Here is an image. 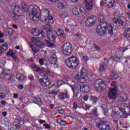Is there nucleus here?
<instances>
[{
	"mask_svg": "<svg viewBox=\"0 0 130 130\" xmlns=\"http://www.w3.org/2000/svg\"><path fill=\"white\" fill-rule=\"evenodd\" d=\"M98 19L99 22H100V24L97 26L96 30L98 35H99V36H102L104 35V34H107L108 32L110 35H111V36H113V29H109L108 28H107V23H106L104 20H105L104 15L99 14Z\"/></svg>",
	"mask_w": 130,
	"mask_h": 130,
	"instance_id": "f257e3e1",
	"label": "nucleus"
},
{
	"mask_svg": "<svg viewBox=\"0 0 130 130\" xmlns=\"http://www.w3.org/2000/svg\"><path fill=\"white\" fill-rule=\"evenodd\" d=\"M21 11L24 12H30L29 15L30 20H32L34 22H38L39 21L38 12H37V10L34 8V6L31 5L28 7L25 2H22L21 4Z\"/></svg>",
	"mask_w": 130,
	"mask_h": 130,
	"instance_id": "f03ea898",
	"label": "nucleus"
},
{
	"mask_svg": "<svg viewBox=\"0 0 130 130\" xmlns=\"http://www.w3.org/2000/svg\"><path fill=\"white\" fill-rule=\"evenodd\" d=\"M65 63L69 69L74 70V69L78 68V66H79V59L77 58V57L73 55L67 58V59L65 60Z\"/></svg>",
	"mask_w": 130,
	"mask_h": 130,
	"instance_id": "7ed1b4c3",
	"label": "nucleus"
},
{
	"mask_svg": "<svg viewBox=\"0 0 130 130\" xmlns=\"http://www.w3.org/2000/svg\"><path fill=\"white\" fill-rule=\"evenodd\" d=\"M86 76H87V71H86V69L82 68L80 72L78 73L76 76L75 79L80 83L84 84L87 83V78L86 77Z\"/></svg>",
	"mask_w": 130,
	"mask_h": 130,
	"instance_id": "20e7f679",
	"label": "nucleus"
},
{
	"mask_svg": "<svg viewBox=\"0 0 130 130\" xmlns=\"http://www.w3.org/2000/svg\"><path fill=\"white\" fill-rule=\"evenodd\" d=\"M62 51L64 55L69 56L73 52V47L70 43H65L62 46Z\"/></svg>",
	"mask_w": 130,
	"mask_h": 130,
	"instance_id": "39448f33",
	"label": "nucleus"
},
{
	"mask_svg": "<svg viewBox=\"0 0 130 130\" xmlns=\"http://www.w3.org/2000/svg\"><path fill=\"white\" fill-rule=\"evenodd\" d=\"M111 86L114 87V88H110L108 93V96L109 97L110 99H116L117 87L115 85V82H113Z\"/></svg>",
	"mask_w": 130,
	"mask_h": 130,
	"instance_id": "423d86ee",
	"label": "nucleus"
},
{
	"mask_svg": "<svg viewBox=\"0 0 130 130\" xmlns=\"http://www.w3.org/2000/svg\"><path fill=\"white\" fill-rule=\"evenodd\" d=\"M96 127H98L100 130H111L110 123L104 120H101L99 123L96 124Z\"/></svg>",
	"mask_w": 130,
	"mask_h": 130,
	"instance_id": "0eeeda50",
	"label": "nucleus"
},
{
	"mask_svg": "<svg viewBox=\"0 0 130 130\" xmlns=\"http://www.w3.org/2000/svg\"><path fill=\"white\" fill-rule=\"evenodd\" d=\"M43 79L41 78L38 80L39 82L42 87H48L51 84L50 81V79H49L48 76L45 74L43 75Z\"/></svg>",
	"mask_w": 130,
	"mask_h": 130,
	"instance_id": "6e6552de",
	"label": "nucleus"
},
{
	"mask_svg": "<svg viewBox=\"0 0 130 130\" xmlns=\"http://www.w3.org/2000/svg\"><path fill=\"white\" fill-rule=\"evenodd\" d=\"M94 86L95 90H103L105 89V88H106L105 83L102 79H98L95 80Z\"/></svg>",
	"mask_w": 130,
	"mask_h": 130,
	"instance_id": "1a4fd4ad",
	"label": "nucleus"
},
{
	"mask_svg": "<svg viewBox=\"0 0 130 130\" xmlns=\"http://www.w3.org/2000/svg\"><path fill=\"white\" fill-rule=\"evenodd\" d=\"M1 75L4 77V78H6V80H5L7 84L9 85V84H13V83L15 82V76L13 75L5 73L4 71L1 72Z\"/></svg>",
	"mask_w": 130,
	"mask_h": 130,
	"instance_id": "9d476101",
	"label": "nucleus"
},
{
	"mask_svg": "<svg viewBox=\"0 0 130 130\" xmlns=\"http://www.w3.org/2000/svg\"><path fill=\"white\" fill-rule=\"evenodd\" d=\"M97 17L96 16L91 15L88 17L85 21V26L87 27H93L96 24Z\"/></svg>",
	"mask_w": 130,
	"mask_h": 130,
	"instance_id": "9b49d317",
	"label": "nucleus"
},
{
	"mask_svg": "<svg viewBox=\"0 0 130 130\" xmlns=\"http://www.w3.org/2000/svg\"><path fill=\"white\" fill-rule=\"evenodd\" d=\"M84 8L83 7H77L73 8L72 10V12L76 17H81L83 14H84V11L83 10Z\"/></svg>",
	"mask_w": 130,
	"mask_h": 130,
	"instance_id": "f8f14e48",
	"label": "nucleus"
},
{
	"mask_svg": "<svg viewBox=\"0 0 130 130\" xmlns=\"http://www.w3.org/2000/svg\"><path fill=\"white\" fill-rule=\"evenodd\" d=\"M32 33L34 36H37L40 40H42L45 37L44 32L42 30H37V29H36L32 31Z\"/></svg>",
	"mask_w": 130,
	"mask_h": 130,
	"instance_id": "ddd939ff",
	"label": "nucleus"
},
{
	"mask_svg": "<svg viewBox=\"0 0 130 130\" xmlns=\"http://www.w3.org/2000/svg\"><path fill=\"white\" fill-rule=\"evenodd\" d=\"M47 32V37L50 41H52V42H55V39H56V37L54 36L52 31L51 30H48L46 31Z\"/></svg>",
	"mask_w": 130,
	"mask_h": 130,
	"instance_id": "4468645a",
	"label": "nucleus"
},
{
	"mask_svg": "<svg viewBox=\"0 0 130 130\" xmlns=\"http://www.w3.org/2000/svg\"><path fill=\"white\" fill-rule=\"evenodd\" d=\"M49 63L51 64H56L57 62V57L55 53H53L51 55L48 59Z\"/></svg>",
	"mask_w": 130,
	"mask_h": 130,
	"instance_id": "2eb2a0df",
	"label": "nucleus"
},
{
	"mask_svg": "<svg viewBox=\"0 0 130 130\" xmlns=\"http://www.w3.org/2000/svg\"><path fill=\"white\" fill-rule=\"evenodd\" d=\"M85 8L89 11L93 10V0H85Z\"/></svg>",
	"mask_w": 130,
	"mask_h": 130,
	"instance_id": "dca6fc26",
	"label": "nucleus"
},
{
	"mask_svg": "<svg viewBox=\"0 0 130 130\" xmlns=\"http://www.w3.org/2000/svg\"><path fill=\"white\" fill-rule=\"evenodd\" d=\"M41 15L43 18H45L44 21L48 19L49 17V11L46 9H44L41 11Z\"/></svg>",
	"mask_w": 130,
	"mask_h": 130,
	"instance_id": "f3484780",
	"label": "nucleus"
},
{
	"mask_svg": "<svg viewBox=\"0 0 130 130\" xmlns=\"http://www.w3.org/2000/svg\"><path fill=\"white\" fill-rule=\"evenodd\" d=\"M122 95L119 96L118 97V100L120 102H125L126 100L128 99L127 95H126V93H123V94H121Z\"/></svg>",
	"mask_w": 130,
	"mask_h": 130,
	"instance_id": "a211bd4d",
	"label": "nucleus"
},
{
	"mask_svg": "<svg viewBox=\"0 0 130 130\" xmlns=\"http://www.w3.org/2000/svg\"><path fill=\"white\" fill-rule=\"evenodd\" d=\"M58 98L59 100H64V99L69 98V94H68V92H60L58 95Z\"/></svg>",
	"mask_w": 130,
	"mask_h": 130,
	"instance_id": "6ab92c4d",
	"label": "nucleus"
},
{
	"mask_svg": "<svg viewBox=\"0 0 130 130\" xmlns=\"http://www.w3.org/2000/svg\"><path fill=\"white\" fill-rule=\"evenodd\" d=\"M56 33L58 36H60V37H62L64 39H66V38H67L66 34H64L63 31L60 29V28H58L57 30H56Z\"/></svg>",
	"mask_w": 130,
	"mask_h": 130,
	"instance_id": "aec40b11",
	"label": "nucleus"
},
{
	"mask_svg": "<svg viewBox=\"0 0 130 130\" xmlns=\"http://www.w3.org/2000/svg\"><path fill=\"white\" fill-rule=\"evenodd\" d=\"M44 41L45 45H46L47 47H49L50 48H54L56 46L54 43L49 42V41L47 40H44Z\"/></svg>",
	"mask_w": 130,
	"mask_h": 130,
	"instance_id": "412c9836",
	"label": "nucleus"
},
{
	"mask_svg": "<svg viewBox=\"0 0 130 130\" xmlns=\"http://www.w3.org/2000/svg\"><path fill=\"white\" fill-rule=\"evenodd\" d=\"M124 36L126 37V38H130V28L127 27L125 29L123 34Z\"/></svg>",
	"mask_w": 130,
	"mask_h": 130,
	"instance_id": "4be33fe9",
	"label": "nucleus"
},
{
	"mask_svg": "<svg viewBox=\"0 0 130 130\" xmlns=\"http://www.w3.org/2000/svg\"><path fill=\"white\" fill-rule=\"evenodd\" d=\"M8 46L9 45L6 43L1 45L0 46V50H1L2 52H3V51H6V50H8Z\"/></svg>",
	"mask_w": 130,
	"mask_h": 130,
	"instance_id": "5701e85b",
	"label": "nucleus"
},
{
	"mask_svg": "<svg viewBox=\"0 0 130 130\" xmlns=\"http://www.w3.org/2000/svg\"><path fill=\"white\" fill-rule=\"evenodd\" d=\"M35 45L37 46L38 48H42L44 45H43V43L41 42V41L38 40L36 43H35Z\"/></svg>",
	"mask_w": 130,
	"mask_h": 130,
	"instance_id": "b1692460",
	"label": "nucleus"
},
{
	"mask_svg": "<svg viewBox=\"0 0 130 130\" xmlns=\"http://www.w3.org/2000/svg\"><path fill=\"white\" fill-rule=\"evenodd\" d=\"M24 78H25V76L23 74L18 73L16 75V78L18 80V81H23Z\"/></svg>",
	"mask_w": 130,
	"mask_h": 130,
	"instance_id": "393cba45",
	"label": "nucleus"
},
{
	"mask_svg": "<svg viewBox=\"0 0 130 130\" xmlns=\"http://www.w3.org/2000/svg\"><path fill=\"white\" fill-rule=\"evenodd\" d=\"M98 98L95 96H90V100L93 102V104H96L97 103V101H98Z\"/></svg>",
	"mask_w": 130,
	"mask_h": 130,
	"instance_id": "a878e982",
	"label": "nucleus"
},
{
	"mask_svg": "<svg viewBox=\"0 0 130 130\" xmlns=\"http://www.w3.org/2000/svg\"><path fill=\"white\" fill-rule=\"evenodd\" d=\"M111 77H112V79L113 80H114L115 79H117L119 76L118 75V74H117L115 72H112V73L111 74Z\"/></svg>",
	"mask_w": 130,
	"mask_h": 130,
	"instance_id": "bb28decb",
	"label": "nucleus"
},
{
	"mask_svg": "<svg viewBox=\"0 0 130 130\" xmlns=\"http://www.w3.org/2000/svg\"><path fill=\"white\" fill-rule=\"evenodd\" d=\"M114 110H115V113L116 114V113L119 112V111H123V110H124V109H123L122 107H119L118 106H117L114 108Z\"/></svg>",
	"mask_w": 130,
	"mask_h": 130,
	"instance_id": "cd10ccee",
	"label": "nucleus"
},
{
	"mask_svg": "<svg viewBox=\"0 0 130 130\" xmlns=\"http://www.w3.org/2000/svg\"><path fill=\"white\" fill-rule=\"evenodd\" d=\"M130 113H127L126 111H124L123 110V113H122V118H127L128 116H129Z\"/></svg>",
	"mask_w": 130,
	"mask_h": 130,
	"instance_id": "c85d7f7f",
	"label": "nucleus"
},
{
	"mask_svg": "<svg viewBox=\"0 0 130 130\" xmlns=\"http://www.w3.org/2000/svg\"><path fill=\"white\" fill-rule=\"evenodd\" d=\"M59 92V90L58 89L55 91V89H54L53 90L51 91V92H49V94H50V95H54L55 96H56V95H57Z\"/></svg>",
	"mask_w": 130,
	"mask_h": 130,
	"instance_id": "c756f323",
	"label": "nucleus"
},
{
	"mask_svg": "<svg viewBox=\"0 0 130 130\" xmlns=\"http://www.w3.org/2000/svg\"><path fill=\"white\" fill-rule=\"evenodd\" d=\"M123 111H120L116 113V116L117 118H122V113Z\"/></svg>",
	"mask_w": 130,
	"mask_h": 130,
	"instance_id": "7c9ffc66",
	"label": "nucleus"
},
{
	"mask_svg": "<svg viewBox=\"0 0 130 130\" xmlns=\"http://www.w3.org/2000/svg\"><path fill=\"white\" fill-rule=\"evenodd\" d=\"M33 69L35 72H37L38 73H42L43 72L42 69L37 67V66H34Z\"/></svg>",
	"mask_w": 130,
	"mask_h": 130,
	"instance_id": "2f4dec72",
	"label": "nucleus"
},
{
	"mask_svg": "<svg viewBox=\"0 0 130 130\" xmlns=\"http://www.w3.org/2000/svg\"><path fill=\"white\" fill-rule=\"evenodd\" d=\"M67 7V3H60V5L58 6V9H64Z\"/></svg>",
	"mask_w": 130,
	"mask_h": 130,
	"instance_id": "473e14b6",
	"label": "nucleus"
},
{
	"mask_svg": "<svg viewBox=\"0 0 130 130\" xmlns=\"http://www.w3.org/2000/svg\"><path fill=\"white\" fill-rule=\"evenodd\" d=\"M118 23L120 25V26H123V24H124V21L121 19V18H117Z\"/></svg>",
	"mask_w": 130,
	"mask_h": 130,
	"instance_id": "72a5a7b5",
	"label": "nucleus"
},
{
	"mask_svg": "<svg viewBox=\"0 0 130 130\" xmlns=\"http://www.w3.org/2000/svg\"><path fill=\"white\" fill-rule=\"evenodd\" d=\"M106 70V67H104V65L101 64L99 68V72H105V70Z\"/></svg>",
	"mask_w": 130,
	"mask_h": 130,
	"instance_id": "f704fd0d",
	"label": "nucleus"
},
{
	"mask_svg": "<svg viewBox=\"0 0 130 130\" xmlns=\"http://www.w3.org/2000/svg\"><path fill=\"white\" fill-rule=\"evenodd\" d=\"M30 47H31L33 52H34V53H37V52H38V51H39L38 50V49H37V48H36V47H35V46L34 45H30Z\"/></svg>",
	"mask_w": 130,
	"mask_h": 130,
	"instance_id": "c9c22d12",
	"label": "nucleus"
},
{
	"mask_svg": "<svg viewBox=\"0 0 130 130\" xmlns=\"http://www.w3.org/2000/svg\"><path fill=\"white\" fill-rule=\"evenodd\" d=\"M6 33H7L8 35H12L13 34V30H12V28H6Z\"/></svg>",
	"mask_w": 130,
	"mask_h": 130,
	"instance_id": "e433bc0d",
	"label": "nucleus"
},
{
	"mask_svg": "<svg viewBox=\"0 0 130 130\" xmlns=\"http://www.w3.org/2000/svg\"><path fill=\"white\" fill-rule=\"evenodd\" d=\"M115 25L113 23H111L109 24L108 27L107 26V27L108 28L109 30H111V29H113V28H114Z\"/></svg>",
	"mask_w": 130,
	"mask_h": 130,
	"instance_id": "4c0bfd02",
	"label": "nucleus"
},
{
	"mask_svg": "<svg viewBox=\"0 0 130 130\" xmlns=\"http://www.w3.org/2000/svg\"><path fill=\"white\" fill-rule=\"evenodd\" d=\"M14 12L15 14H21V13L20 12V7H19V6L15 7Z\"/></svg>",
	"mask_w": 130,
	"mask_h": 130,
	"instance_id": "58836bf2",
	"label": "nucleus"
},
{
	"mask_svg": "<svg viewBox=\"0 0 130 130\" xmlns=\"http://www.w3.org/2000/svg\"><path fill=\"white\" fill-rule=\"evenodd\" d=\"M90 91V87L88 85H84V93H88V92Z\"/></svg>",
	"mask_w": 130,
	"mask_h": 130,
	"instance_id": "ea45409f",
	"label": "nucleus"
},
{
	"mask_svg": "<svg viewBox=\"0 0 130 130\" xmlns=\"http://www.w3.org/2000/svg\"><path fill=\"white\" fill-rule=\"evenodd\" d=\"M17 120L19 124H21V125H23V124H24V123L23 118H21L20 119H17Z\"/></svg>",
	"mask_w": 130,
	"mask_h": 130,
	"instance_id": "a19ab883",
	"label": "nucleus"
},
{
	"mask_svg": "<svg viewBox=\"0 0 130 130\" xmlns=\"http://www.w3.org/2000/svg\"><path fill=\"white\" fill-rule=\"evenodd\" d=\"M78 88H80V91L82 92V93H84V91L85 90V85H78Z\"/></svg>",
	"mask_w": 130,
	"mask_h": 130,
	"instance_id": "79ce46f5",
	"label": "nucleus"
},
{
	"mask_svg": "<svg viewBox=\"0 0 130 130\" xmlns=\"http://www.w3.org/2000/svg\"><path fill=\"white\" fill-rule=\"evenodd\" d=\"M44 30H47V31H48V30H50V25L49 24H45L43 27Z\"/></svg>",
	"mask_w": 130,
	"mask_h": 130,
	"instance_id": "37998d69",
	"label": "nucleus"
},
{
	"mask_svg": "<svg viewBox=\"0 0 130 130\" xmlns=\"http://www.w3.org/2000/svg\"><path fill=\"white\" fill-rule=\"evenodd\" d=\"M53 18H52V16H49L48 17V18L46 19V21H47V20H48V21H50V23H51V24H52L53 23Z\"/></svg>",
	"mask_w": 130,
	"mask_h": 130,
	"instance_id": "c03bdc74",
	"label": "nucleus"
},
{
	"mask_svg": "<svg viewBox=\"0 0 130 130\" xmlns=\"http://www.w3.org/2000/svg\"><path fill=\"white\" fill-rule=\"evenodd\" d=\"M7 55H10V56H12L13 55H14V52L12 51V50L10 49L9 51L7 53Z\"/></svg>",
	"mask_w": 130,
	"mask_h": 130,
	"instance_id": "a18cd8bd",
	"label": "nucleus"
},
{
	"mask_svg": "<svg viewBox=\"0 0 130 130\" xmlns=\"http://www.w3.org/2000/svg\"><path fill=\"white\" fill-rule=\"evenodd\" d=\"M63 84H64V82L63 81H58V82L57 83V88H59V87H60V86H61V85H63Z\"/></svg>",
	"mask_w": 130,
	"mask_h": 130,
	"instance_id": "49530a36",
	"label": "nucleus"
},
{
	"mask_svg": "<svg viewBox=\"0 0 130 130\" xmlns=\"http://www.w3.org/2000/svg\"><path fill=\"white\" fill-rule=\"evenodd\" d=\"M19 16H21V15H15L12 16L13 20H14V21H16V20H19Z\"/></svg>",
	"mask_w": 130,
	"mask_h": 130,
	"instance_id": "de8ad7c7",
	"label": "nucleus"
},
{
	"mask_svg": "<svg viewBox=\"0 0 130 130\" xmlns=\"http://www.w3.org/2000/svg\"><path fill=\"white\" fill-rule=\"evenodd\" d=\"M94 48H95V49H96V50H97V51H100L101 50L100 47L97 46L96 44H94Z\"/></svg>",
	"mask_w": 130,
	"mask_h": 130,
	"instance_id": "09e8293b",
	"label": "nucleus"
},
{
	"mask_svg": "<svg viewBox=\"0 0 130 130\" xmlns=\"http://www.w3.org/2000/svg\"><path fill=\"white\" fill-rule=\"evenodd\" d=\"M11 57L13 58L15 61H18V57L15 54H14L12 56H11Z\"/></svg>",
	"mask_w": 130,
	"mask_h": 130,
	"instance_id": "8fccbe9b",
	"label": "nucleus"
},
{
	"mask_svg": "<svg viewBox=\"0 0 130 130\" xmlns=\"http://www.w3.org/2000/svg\"><path fill=\"white\" fill-rule=\"evenodd\" d=\"M44 61H45V60L43 59H39V63L40 66H43L44 64Z\"/></svg>",
	"mask_w": 130,
	"mask_h": 130,
	"instance_id": "3c124183",
	"label": "nucleus"
},
{
	"mask_svg": "<svg viewBox=\"0 0 130 130\" xmlns=\"http://www.w3.org/2000/svg\"><path fill=\"white\" fill-rule=\"evenodd\" d=\"M6 97V94L4 92L0 93V98L1 99H4Z\"/></svg>",
	"mask_w": 130,
	"mask_h": 130,
	"instance_id": "603ef678",
	"label": "nucleus"
},
{
	"mask_svg": "<svg viewBox=\"0 0 130 130\" xmlns=\"http://www.w3.org/2000/svg\"><path fill=\"white\" fill-rule=\"evenodd\" d=\"M43 126L45 127V128H47L48 129H50V125L48 124L44 123L43 124Z\"/></svg>",
	"mask_w": 130,
	"mask_h": 130,
	"instance_id": "864d4df0",
	"label": "nucleus"
},
{
	"mask_svg": "<svg viewBox=\"0 0 130 130\" xmlns=\"http://www.w3.org/2000/svg\"><path fill=\"white\" fill-rule=\"evenodd\" d=\"M115 6V4L114 3H113V4H108L107 5V7L108 9H110V8H113Z\"/></svg>",
	"mask_w": 130,
	"mask_h": 130,
	"instance_id": "5fc2aeb1",
	"label": "nucleus"
},
{
	"mask_svg": "<svg viewBox=\"0 0 130 130\" xmlns=\"http://www.w3.org/2000/svg\"><path fill=\"white\" fill-rule=\"evenodd\" d=\"M78 108V104L77 102H75L73 103V109H77Z\"/></svg>",
	"mask_w": 130,
	"mask_h": 130,
	"instance_id": "6e6d98bb",
	"label": "nucleus"
},
{
	"mask_svg": "<svg viewBox=\"0 0 130 130\" xmlns=\"http://www.w3.org/2000/svg\"><path fill=\"white\" fill-rule=\"evenodd\" d=\"M82 57H83V60H84V61H85V62H87V61H88V57L87 56V55L83 56Z\"/></svg>",
	"mask_w": 130,
	"mask_h": 130,
	"instance_id": "4d7b16f0",
	"label": "nucleus"
},
{
	"mask_svg": "<svg viewBox=\"0 0 130 130\" xmlns=\"http://www.w3.org/2000/svg\"><path fill=\"white\" fill-rule=\"evenodd\" d=\"M104 60H105V61L104 62V64L105 66H107V64H108V60L107 59H106V58H104Z\"/></svg>",
	"mask_w": 130,
	"mask_h": 130,
	"instance_id": "13d9d810",
	"label": "nucleus"
},
{
	"mask_svg": "<svg viewBox=\"0 0 130 130\" xmlns=\"http://www.w3.org/2000/svg\"><path fill=\"white\" fill-rule=\"evenodd\" d=\"M34 99H35L36 101H37L38 102H41V103H42V101L41 100V99L39 98L35 97Z\"/></svg>",
	"mask_w": 130,
	"mask_h": 130,
	"instance_id": "bf43d9fd",
	"label": "nucleus"
},
{
	"mask_svg": "<svg viewBox=\"0 0 130 130\" xmlns=\"http://www.w3.org/2000/svg\"><path fill=\"white\" fill-rule=\"evenodd\" d=\"M28 79L30 80V81H34V76L32 75H30L28 77Z\"/></svg>",
	"mask_w": 130,
	"mask_h": 130,
	"instance_id": "052dcab7",
	"label": "nucleus"
},
{
	"mask_svg": "<svg viewBox=\"0 0 130 130\" xmlns=\"http://www.w3.org/2000/svg\"><path fill=\"white\" fill-rule=\"evenodd\" d=\"M18 88L19 90H23L24 89V86L22 84L18 85Z\"/></svg>",
	"mask_w": 130,
	"mask_h": 130,
	"instance_id": "680f3d73",
	"label": "nucleus"
},
{
	"mask_svg": "<svg viewBox=\"0 0 130 130\" xmlns=\"http://www.w3.org/2000/svg\"><path fill=\"white\" fill-rule=\"evenodd\" d=\"M114 59L116 61H117V62H119V61L120 60V57L116 56L114 57Z\"/></svg>",
	"mask_w": 130,
	"mask_h": 130,
	"instance_id": "e2e57ef3",
	"label": "nucleus"
},
{
	"mask_svg": "<svg viewBox=\"0 0 130 130\" xmlns=\"http://www.w3.org/2000/svg\"><path fill=\"white\" fill-rule=\"evenodd\" d=\"M88 99H89V95H84V96H83V100H84L85 101H88Z\"/></svg>",
	"mask_w": 130,
	"mask_h": 130,
	"instance_id": "0e129e2a",
	"label": "nucleus"
},
{
	"mask_svg": "<svg viewBox=\"0 0 130 130\" xmlns=\"http://www.w3.org/2000/svg\"><path fill=\"white\" fill-rule=\"evenodd\" d=\"M60 124H61V125H67V123L64 121V120H62V121H61V123H60Z\"/></svg>",
	"mask_w": 130,
	"mask_h": 130,
	"instance_id": "69168bd1",
	"label": "nucleus"
},
{
	"mask_svg": "<svg viewBox=\"0 0 130 130\" xmlns=\"http://www.w3.org/2000/svg\"><path fill=\"white\" fill-rule=\"evenodd\" d=\"M46 74L48 75V76H51L52 75V72L50 71H47L46 72Z\"/></svg>",
	"mask_w": 130,
	"mask_h": 130,
	"instance_id": "338daca9",
	"label": "nucleus"
},
{
	"mask_svg": "<svg viewBox=\"0 0 130 130\" xmlns=\"http://www.w3.org/2000/svg\"><path fill=\"white\" fill-rule=\"evenodd\" d=\"M112 22H113V23H114L115 24H117V23H118L117 19H116V18H113Z\"/></svg>",
	"mask_w": 130,
	"mask_h": 130,
	"instance_id": "774afa93",
	"label": "nucleus"
}]
</instances>
